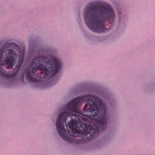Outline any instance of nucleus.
Masks as SVG:
<instances>
[{
    "label": "nucleus",
    "mask_w": 155,
    "mask_h": 155,
    "mask_svg": "<svg viewBox=\"0 0 155 155\" xmlns=\"http://www.w3.org/2000/svg\"><path fill=\"white\" fill-rule=\"evenodd\" d=\"M39 51L40 52H45V51L44 50V49H41V50H39Z\"/></svg>",
    "instance_id": "nucleus-17"
},
{
    "label": "nucleus",
    "mask_w": 155,
    "mask_h": 155,
    "mask_svg": "<svg viewBox=\"0 0 155 155\" xmlns=\"http://www.w3.org/2000/svg\"><path fill=\"white\" fill-rule=\"evenodd\" d=\"M70 117L77 125L80 124L82 119V117L79 115L74 114L70 112L64 111L58 115L56 122V126L58 133L63 139L71 141L73 139L67 135V131L64 127V123H66L67 117Z\"/></svg>",
    "instance_id": "nucleus-4"
},
{
    "label": "nucleus",
    "mask_w": 155,
    "mask_h": 155,
    "mask_svg": "<svg viewBox=\"0 0 155 155\" xmlns=\"http://www.w3.org/2000/svg\"><path fill=\"white\" fill-rule=\"evenodd\" d=\"M6 50V47H5V45L3 46L0 49V65H8L10 66L7 67L6 68L7 69H9L10 68H13V61L14 59V57L12 56H7L5 58V60H2L4 54Z\"/></svg>",
    "instance_id": "nucleus-6"
},
{
    "label": "nucleus",
    "mask_w": 155,
    "mask_h": 155,
    "mask_svg": "<svg viewBox=\"0 0 155 155\" xmlns=\"http://www.w3.org/2000/svg\"><path fill=\"white\" fill-rule=\"evenodd\" d=\"M91 97H92L90 95L79 96L69 101L66 104V108L70 111H76L79 105L82 104L84 101L91 98Z\"/></svg>",
    "instance_id": "nucleus-5"
},
{
    "label": "nucleus",
    "mask_w": 155,
    "mask_h": 155,
    "mask_svg": "<svg viewBox=\"0 0 155 155\" xmlns=\"http://www.w3.org/2000/svg\"><path fill=\"white\" fill-rule=\"evenodd\" d=\"M13 44L14 45H15L16 46H18V45L16 43L14 42H12L11 43H9V44Z\"/></svg>",
    "instance_id": "nucleus-15"
},
{
    "label": "nucleus",
    "mask_w": 155,
    "mask_h": 155,
    "mask_svg": "<svg viewBox=\"0 0 155 155\" xmlns=\"http://www.w3.org/2000/svg\"><path fill=\"white\" fill-rule=\"evenodd\" d=\"M80 136H81L80 135L78 136V135H75L74 136V137H80Z\"/></svg>",
    "instance_id": "nucleus-18"
},
{
    "label": "nucleus",
    "mask_w": 155,
    "mask_h": 155,
    "mask_svg": "<svg viewBox=\"0 0 155 155\" xmlns=\"http://www.w3.org/2000/svg\"><path fill=\"white\" fill-rule=\"evenodd\" d=\"M118 16H119V23H120V22H121V17L120 16V13L119 12H118Z\"/></svg>",
    "instance_id": "nucleus-14"
},
{
    "label": "nucleus",
    "mask_w": 155,
    "mask_h": 155,
    "mask_svg": "<svg viewBox=\"0 0 155 155\" xmlns=\"http://www.w3.org/2000/svg\"><path fill=\"white\" fill-rule=\"evenodd\" d=\"M33 67H28L27 71L26 78L27 80L32 83L39 82V81L31 76H35L37 70H41L45 73L43 77L51 78L56 75L59 72L62 67L61 61L55 57L50 59L44 55L35 57L31 63Z\"/></svg>",
    "instance_id": "nucleus-2"
},
{
    "label": "nucleus",
    "mask_w": 155,
    "mask_h": 155,
    "mask_svg": "<svg viewBox=\"0 0 155 155\" xmlns=\"http://www.w3.org/2000/svg\"><path fill=\"white\" fill-rule=\"evenodd\" d=\"M29 50L31 53H34V50L35 49V46H32L31 45V43L29 44Z\"/></svg>",
    "instance_id": "nucleus-12"
},
{
    "label": "nucleus",
    "mask_w": 155,
    "mask_h": 155,
    "mask_svg": "<svg viewBox=\"0 0 155 155\" xmlns=\"http://www.w3.org/2000/svg\"><path fill=\"white\" fill-rule=\"evenodd\" d=\"M68 132H69V133L70 134V131H69V130H68Z\"/></svg>",
    "instance_id": "nucleus-22"
},
{
    "label": "nucleus",
    "mask_w": 155,
    "mask_h": 155,
    "mask_svg": "<svg viewBox=\"0 0 155 155\" xmlns=\"http://www.w3.org/2000/svg\"><path fill=\"white\" fill-rule=\"evenodd\" d=\"M78 16L79 18H80V14H78Z\"/></svg>",
    "instance_id": "nucleus-19"
},
{
    "label": "nucleus",
    "mask_w": 155,
    "mask_h": 155,
    "mask_svg": "<svg viewBox=\"0 0 155 155\" xmlns=\"http://www.w3.org/2000/svg\"><path fill=\"white\" fill-rule=\"evenodd\" d=\"M74 131H75V130H73V131H72V132H73V133H74Z\"/></svg>",
    "instance_id": "nucleus-21"
},
{
    "label": "nucleus",
    "mask_w": 155,
    "mask_h": 155,
    "mask_svg": "<svg viewBox=\"0 0 155 155\" xmlns=\"http://www.w3.org/2000/svg\"><path fill=\"white\" fill-rule=\"evenodd\" d=\"M22 64L18 63V64L16 65L15 68L16 70V71L17 72H18L22 66Z\"/></svg>",
    "instance_id": "nucleus-13"
},
{
    "label": "nucleus",
    "mask_w": 155,
    "mask_h": 155,
    "mask_svg": "<svg viewBox=\"0 0 155 155\" xmlns=\"http://www.w3.org/2000/svg\"><path fill=\"white\" fill-rule=\"evenodd\" d=\"M99 128L97 127H94L92 126H85L84 130L83 131L80 130V133L82 134V136H86L88 134H90V136L91 137L95 136V134L97 132H98L99 131Z\"/></svg>",
    "instance_id": "nucleus-7"
},
{
    "label": "nucleus",
    "mask_w": 155,
    "mask_h": 155,
    "mask_svg": "<svg viewBox=\"0 0 155 155\" xmlns=\"http://www.w3.org/2000/svg\"><path fill=\"white\" fill-rule=\"evenodd\" d=\"M65 124L66 126L67 127L68 126L70 128L71 127H74L75 125L76 126L77 125L76 123L74 121V120L71 119V120L70 121L68 122V124H67L66 122V123H64V124Z\"/></svg>",
    "instance_id": "nucleus-10"
},
{
    "label": "nucleus",
    "mask_w": 155,
    "mask_h": 155,
    "mask_svg": "<svg viewBox=\"0 0 155 155\" xmlns=\"http://www.w3.org/2000/svg\"><path fill=\"white\" fill-rule=\"evenodd\" d=\"M6 51L8 52V54L10 55L9 56H12L14 58V60L13 61V66L15 64V56L16 54L15 50L12 48H11L8 49L7 51V50Z\"/></svg>",
    "instance_id": "nucleus-9"
},
{
    "label": "nucleus",
    "mask_w": 155,
    "mask_h": 155,
    "mask_svg": "<svg viewBox=\"0 0 155 155\" xmlns=\"http://www.w3.org/2000/svg\"><path fill=\"white\" fill-rule=\"evenodd\" d=\"M0 65V74L1 77L5 78H13L15 75V74H8L5 73V71L2 68Z\"/></svg>",
    "instance_id": "nucleus-8"
},
{
    "label": "nucleus",
    "mask_w": 155,
    "mask_h": 155,
    "mask_svg": "<svg viewBox=\"0 0 155 155\" xmlns=\"http://www.w3.org/2000/svg\"><path fill=\"white\" fill-rule=\"evenodd\" d=\"M24 56L25 54L24 53H22L20 54L18 63L22 64L24 60Z\"/></svg>",
    "instance_id": "nucleus-11"
},
{
    "label": "nucleus",
    "mask_w": 155,
    "mask_h": 155,
    "mask_svg": "<svg viewBox=\"0 0 155 155\" xmlns=\"http://www.w3.org/2000/svg\"><path fill=\"white\" fill-rule=\"evenodd\" d=\"M88 95L91 96L92 97L83 102V103L85 102L87 104L84 107L82 114L88 117L98 116L95 118V120L97 123L103 125L101 126V128L102 129L105 130L107 128L105 125L107 121L106 105L101 99L96 96L91 94L84 96Z\"/></svg>",
    "instance_id": "nucleus-3"
},
{
    "label": "nucleus",
    "mask_w": 155,
    "mask_h": 155,
    "mask_svg": "<svg viewBox=\"0 0 155 155\" xmlns=\"http://www.w3.org/2000/svg\"><path fill=\"white\" fill-rule=\"evenodd\" d=\"M81 138H80V139H78L76 141L78 143H80V141H81Z\"/></svg>",
    "instance_id": "nucleus-16"
},
{
    "label": "nucleus",
    "mask_w": 155,
    "mask_h": 155,
    "mask_svg": "<svg viewBox=\"0 0 155 155\" xmlns=\"http://www.w3.org/2000/svg\"><path fill=\"white\" fill-rule=\"evenodd\" d=\"M84 16L86 24L91 30L96 32H101L105 31L102 21L114 19L115 14L111 5L103 2L99 7L91 5L86 7Z\"/></svg>",
    "instance_id": "nucleus-1"
},
{
    "label": "nucleus",
    "mask_w": 155,
    "mask_h": 155,
    "mask_svg": "<svg viewBox=\"0 0 155 155\" xmlns=\"http://www.w3.org/2000/svg\"><path fill=\"white\" fill-rule=\"evenodd\" d=\"M22 81L23 82H24V81L23 79H22Z\"/></svg>",
    "instance_id": "nucleus-20"
}]
</instances>
